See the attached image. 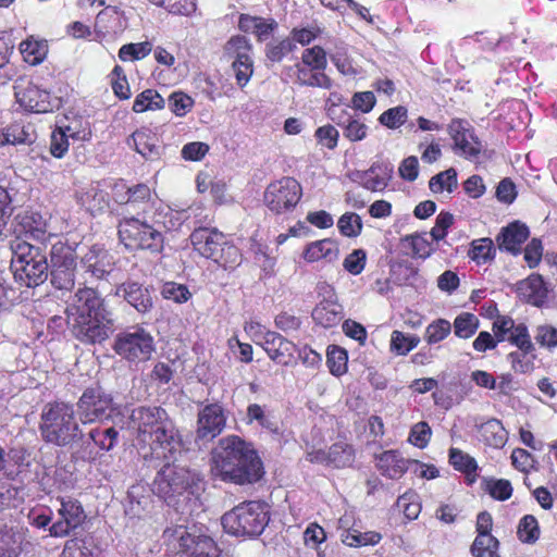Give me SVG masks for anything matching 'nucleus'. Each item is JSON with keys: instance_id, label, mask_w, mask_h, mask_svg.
<instances>
[{"instance_id": "nucleus-33", "label": "nucleus", "mask_w": 557, "mask_h": 557, "mask_svg": "<svg viewBox=\"0 0 557 557\" xmlns=\"http://www.w3.org/2000/svg\"><path fill=\"white\" fill-rule=\"evenodd\" d=\"M312 319L315 324L331 329L338 325L343 319L342 306L335 301L323 300L312 310Z\"/></svg>"}, {"instance_id": "nucleus-37", "label": "nucleus", "mask_w": 557, "mask_h": 557, "mask_svg": "<svg viewBox=\"0 0 557 557\" xmlns=\"http://www.w3.org/2000/svg\"><path fill=\"white\" fill-rule=\"evenodd\" d=\"M356 460L355 447L346 441H338L329 447L330 468L345 469L354 465Z\"/></svg>"}, {"instance_id": "nucleus-43", "label": "nucleus", "mask_w": 557, "mask_h": 557, "mask_svg": "<svg viewBox=\"0 0 557 557\" xmlns=\"http://www.w3.org/2000/svg\"><path fill=\"white\" fill-rule=\"evenodd\" d=\"M88 436L99 450L108 453L117 445L120 434L114 426H98L91 429L88 433Z\"/></svg>"}, {"instance_id": "nucleus-10", "label": "nucleus", "mask_w": 557, "mask_h": 557, "mask_svg": "<svg viewBox=\"0 0 557 557\" xmlns=\"http://www.w3.org/2000/svg\"><path fill=\"white\" fill-rule=\"evenodd\" d=\"M112 348L131 363L146 362L154 351V341L148 331L137 325L117 333Z\"/></svg>"}, {"instance_id": "nucleus-25", "label": "nucleus", "mask_w": 557, "mask_h": 557, "mask_svg": "<svg viewBox=\"0 0 557 557\" xmlns=\"http://www.w3.org/2000/svg\"><path fill=\"white\" fill-rule=\"evenodd\" d=\"M530 236L529 227L520 221H513L502 227L496 236L497 247L500 251L517 256L521 252L522 245Z\"/></svg>"}, {"instance_id": "nucleus-40", "label": "nucleus", "mask_w": 557, "mask_h": 557, "mask_svg": "<svg viewBox=\"0 0 557 557\" xmlns=\"http://www.w3.org/2000/svg\"><path fill=\"white\" fill-rule=\"evenodd\" d=\"M468 257L478 265L486 264L494 261L496 257V248L494 242L490 237H481L470 243Z\"/></svg>"}, {"instance_id": "nucleus-54", "label": "nucleus", "mask_w": 557, "mask_h": 557, "mask_svg": "<svg viewBox=\"0 0 557 557\" xmlns=\"http://www.w3.org/2000/svg\"><path fill=\"white\" fill-rule=\"evenodd\" d=\"M541 535L537 519L533 515L523 516L517 528V536L524 544H534Z\"/></svg>"}, {"instance_id": "nucleus-12", "label": "nucleus", "mask_w": 557, "mask_h": 557, "mask_svg": "<svg viewBox=\"0 0 557 557\" xmlns=\"http://www.w3.org/2000/svg\"><path fill=\"white\" fill-rule=\"evenodd\" d=\"M455 154L471 162H478L483 152V143L474 127L466 119L454 117L447 125Z\"/></svg>"}, {"instance_id": "nucleus-26", "label": "nucleus", "mask_w": 557, "mask_h": 557, "mask_svg": "<svg viewBox=\"0 0 557 557\" xmlns=\"http://www.w3.org/2000/svg\"><path fill=\"white\" fill-rule=\"evenodd\" d=\"M411 459L405 458L397 449H388L375 456L379 472L391 480H399L410 470Z\"/></svg>"}, {"instance_id": "nucleus-49", "label": "nucleus", "mask_w": 557, "mask_h": 557, "mask_svg": "<svg viewBox=\"0 0 557 557\" xmlns=\"http://www.w3.org/2000/svg\"><path fill=\"white\" fill-rule=\"evenodd\" d=\"M420 343V337L414 334H405L395 330L391 335V351L398 356H406Z\"/></svg>"}, {"instance_id": "nucleus-1", "label": "nucleus", "mask_w": 557, "mask_h": 557, "mask_svg": "<svg viewBox=\"0 0 557 557\" xmlns=\"http://www.w3.org/2000/svg\"><path fill=\"white\" fill-rule=\"evenodd\" d=\"M131 421L138 457L148 467L157 468L162 460H176L185 449L183 434L160 406H140L133 410Z\"/></svg>"}, {"instance_id": "nucleus-47", "label": "nucleus", "mask_w": 557, "mask_h": 557, "mask_svg": "<svg viewBox=\"0 0 557 557\" xmlns=\"http://www.w3.org/2000/svg\"><path fill=\"white\" fill-rule=\"evenodd\" d=\"M242 257L239 248L225 238L224 244L220 246L212 261L224 269H233L242 262Z\"/></svg>"}, {"instance_id": "nucleus-57", "label": "nucleus", "mask_w": 557, "mask_h": 557, "mask_svg": "<svg viewBox=\"0 0 557 557\" xmlns=\"http://www.w3.org/2000/svg\"><path fill=\"white\" fill-rule=\"evenodd\" d=\"M300 63L321 73H325L327 66L326 51L319 45H315L311 48H306L301 52Z\"/></svg>"}, {"instance_id": "nucleus-35", "label": "nucleus", "mask_w": 557, "mask_h": 557, "mask_svg": "<svg viewBox=\"0 0 557 557\" xmlns=\"http://www.w3.org/2000/svg\"><path fill=\"white\" fill-rule=\"evenodd\" d=\"M448 461L456 471L465 474L468 485L476 481L479 466L476 460L469 454L459 448L451 447L448 453Z\"/></svg>"}, {"instance_id": "nucleus-29", "label": "nucleus", "mask_w": 557, "mask_h": 557, "mask_svg": "<svg viewBox=\"0 0 557 557\" xmlns=\"http://www.w3.org/2000/svg\"><path fill=\"white\" fill-rule=\"evenodd\" d=\"M117 293H122L124 299L140 313H146L153 307L149 289L138 282L128 280L122 283L117 286Z\"/></svg>"}, {"instance_id": "nucleus-3", "label": "nucleus", "mask_w": 557, "mask_h": 557, "mask_svg": "<svg viewBox=\"0 0 557 557\" xmlns=\"http://www.w3.org/2000/svg\"><path fill=\"white\" fill-rule=\"evenodd\" d=\"M39 432L45 443L58 447L78 442L82 431L74 406L60 400L47 403L40 413Z\"/></svg>"}, {"instance_id": "nucleus-38", "label": "nucleus", "mask_w": 557, "mask_h": 557, "mask_svg": "<svg viewBox=\"0 0 557 557\" xmlns=\"http://www.w3.org/2000/svg\"><path fill=\"white\" fill-rule=\"evenodd\" d=\"M48 42L45 39L28 36L20 44V51L23 60L29 65L40 64L47 57Z\"/></svg>"}, {"instance_id": "nucleus-2", "label": "nucleus", "mask_w": 557, "mask_h": 557, "mask_svg": "<svg viewBox=\"0 0 557 557\" xmlns=\"http://www.w3.org/2000/svg\"><path fill=\"white\" fill-rule=\"evenodd\" d=\"M211 473L223 482L246 485L260 481L264 469L258 453L246 441L228 435L211 453Z\"/></svg>"}, {"instance_id": "nucleus-36", "label": "nucleus", "mask_w": 557, "mask_h": 557, "mask_svg": "<svg viewBox=\"0 0 557 557\" xmlns=\"http://www.w3.org/2000/svg\"><path fill=\"white\" fill-rule=\"evenodd\" d=\"M481 440L490 447L503 448L508 440V432L500 420L492 418L480 426Z\"/></svg>"}, {"instance_id": "nucleus-14", "label": "nucleus", "mask_w": 557, "mask_h": 557, "mask_svg": "<svg viewBox=\"0 0 557 557\" xmlns=\"http://www.w3.org/2000/svg\"><path fill=\"white\" fill-rule=\"evenodd\" d=\"M174 533L176 554L181 557H220L215 541L200 530L178 527Z\"/></svg>"}, {"instance_id": "nucleus-27", "label": "nucleus", "mask_w": 557, "mask_h": 557, "mask_svg": "<svg viewBox=\"0 0 557 557\" xmlns=\"http://www.w3.org/2000/svg\"><path fill=\"white\" fill-rule=\"evenodd\" d=\"M189 238L200 256L212 260L226 237L215 228L198 227L193 231Z\"/></svg>"}, {"instance_id": "nucleus-45", "label": "nucleus", "mask_w": 557, "mask_h": 557, "mask_svg": "<svg viewBox=\"0 0 557 557\" xmlns=\"http://www.w3.org/2000/svg\"><path fill=\"white\" fill-rule=\"evenodd\" d=\"M76 263L51 265V284L63 290H71L75 284Z\"/></svg>"}, {"instance_id": "nucleus-55", "label": "nucleus", "mask_w": 557, "mask_h": 557, "mask_svg": "<svg viewBox=\"0 0 557 557\" xmlns=\"http://www.w3.org/2000/svg\"><path fill=\"white\" fill-rule=\"evenodd\" d=\"M410 248L412 258L426 259L434 251L432 243L428 239L426 234L406 235L403 239Z\"/></svg>"}, {"instance_id": "nucleus-23", "label": "nucleus", "mask_w": 557, "mask_h": 557, "mask_svg": "<svg viewBox=\"0 0 557 557\" xmlns=\"http://www.w3.org/2000/svg\"><path fill=\"white\" fill-rule=\"evenodd\" d=\"M15 97L18 104L28 112L47 113L53 109L50 94L33 83L15 87Z\"/></svg>"}, {"instance_id": "nucleus-62", "label": "nucleus", "mask_w": 557, "mask_h": 557, "mask_svg": "<svg viewBox=\"0 0 557 557\" xmlns=\"http://www.w3.org/2000/svg\"><path fill=\"white\" fill-rule=\"evenodd\" d=\"M337 227L343 236L352 238L361 234L363 224L359 214L346 212L338 219Z\"/></svg>"}, {"instance_id": "nucleus-63", "label": "nucleus", "mask_w": 557, "mask_h": 557, "mask_svg": "<svg viewBox=\"0 0 557 557\" xmlns=\"http://www.w3.org/2000/svg\"><path fill=\"white\" fill-rule=\"evenodd\" d=\"M152 51L150 41L125 44L119 50V58L122 61H137L146 58Z\"/></svg>"}, {"instance_id": "nucleus-39", "label": "nucleus", "mask_w": 557, "mask_h": 557, "mask_svg": "<svg viewBox=\"0 0 557 557\" xmlns=\"http://www.w3.org/2000/svg\"><path fill=\"white\" fill-rule=\"evenodd\" d=\"M252 44L245 35L237 34L231 36L223 46V55L226 60L233 62L252 57Z\"/></svg>"}, {"instance_id": "nucleus-20", "label": "nucleus", "mask_w": 557, "mask_h": 557, "mask_svg": "<svg viewBox=\"0 0 557 557\" xmlns=\"http://www.w3.org/2000/svg\"><path fill=\"white\" fill-rule=\"evenodd\" d=\"M269 358L277 364L289 366L296 361L297 346L280 333L268 331L260 343Z\"/></svg>"}, {"instance_id": "nucleus-18", "label": "nucleus", "mask_w": 557, "mask_h": 557, "mask_svg": "<svg viewBox=\"0 0 557 557\" xmlns=\"http://www.w3.org/2000/svg\"><path fill=\"white\" fill-rule=\"evenodd\" d=\"M494 310L496 315L492 323L493 334L487 331L480 332L472 343L475 351L485 352L486 350H493L499 343L509 342L510 335L513 333L512 330L517 327L518 323L510 315L499 314L496 306Z\"/></svg>"}, {"instance_id": "nucleus-31", "label": "nucleus", "mask_w": 557, "mask_h": 557, "mask_svg": "<svg viewBox=\"0 0 557 557\" xmlns=\"http://www.w3.org/2000/svg\"><path fill=\"white\" fill-rule=\"evenodd\" d=\"M519 289L527 302L534 307H543L548 299L547 284L539 273H532L520 282Z\"/></svg>"}, {"instance_id": "nucleus-52", "label": "nucleus", "mask_w": 557, "mask_h": 557, "mask_svg": "<svg viewBox=\"0 0 557 557\" xmlns=\"http://www.w3.org/2000/svg\"><path fill=\"white\" fill-rule=\"evenodd\" d=\"M295 48V44L288 37L270 41L265 45V59L271 63H280L292 53Z\"/></svg>"}, {"instance_id": "nucleus-9", "label": "nucleus", "mask_w": 557, "mask_h": 557, "mask_svg": "<svg viewBox=\"0 0 557 557\" xmlns=\"http://www.w3.org/2000/svg\"><path fill=\"white\" fill-rule=\"evenodd\" d=\"M176 460H162L161 469L157 472L153 481L156 493L163 498L182 495L197 486L200 475L185 467L175 465Z\"/></svg>"}, {"instance_id": "nucleus-22", "label": "nucleus", "mask_w": 557, "mask_h": 557, "mask_svg": "<svg viewBox=\"0 0 557 557\" xmlns=\"http://www.w3.org/2000/svg\"><path fill=\"white\" fill-rule=\"evenodd\" d=\"M393 175V169L385 163H373L366 171H355L349 175L351 182L370 191H382L387 186Z\"/></svg>"}, {"instance_id": "nucleus-50", "label": "nucleus", "mask_w": 557, "mask_h": 557, "mask_svg": "<svg viewBox=\"0 0 557 557\" xmlns=\"http://www.w3.org/2000/svg\"><path fill=\"white\" fill-rule=\"evenodd\" d=\"M480 325L478 317L471 312H461L454 320V333L457 337L467 339L472 337Z\"/></svg>"}, {"instance_id": "nucleus-46", "label": "nucleus", "mask_w": 557, "mask_h": 557, "mask_svg": "<svg viewBox=\"0 0 557 557\" xmlns=\"http://www.w3.org/2000/svg\"><path fill=\"white\" fill-rule=\"evenodd\" d=\"M326 364L331 374L342 376L348 370V354L346 349L331 345L326 350Z\"/></svg>"}, {"instance_id": "nucleus-56", "label": "nucleus", "mask_w": 557, "mask_h": 557, "mask_svg": "<svg viewBox=\"0 0 557 557\" xmlns=\"http://www.w3.org/2000/svg\"><path fill=\"white\" fill-rule=\"evenodd\" d=\"M457 186V171L454 168L440 172L431 177L429 182L430 189L435 194L443 193L444 190L453 193Z\"/></svg>"}, {"instance_id": "nucleus-44", "label": "nucleus", "mask_w": 557, "mask_h": 557, "mask_svg": "<svg viewBox=\"0 0 557 557\" xmlns=\"http://www.w3.org/2000/svg\"><path fill=\"white\" fill-rule=\"evenodd\" d=\"M113 95L121 101L132 97L131 85L124 69L116 64L108 75Z\"/></svg>"}, {"instance_id": "nucleus-60", "label": "nucleus", "mask_w": 557, "mask_h": 557, "mask_svg": "<svg viewBox=\"0 0 557 557\" xmlns=\"http://www.w3.org/2000/svg\"><path fill=\"white\" fill-rule=\"evenodd\" d=\"M382 540V535L375 531L360 532L351 529L346 532L343 543L350 547L375 545Z\"/></svg>"}, {"instance_id": "nucleus-32", "label": "nucleus", "mask_w": 557, "mask_h": 557, "mask_svg": "<svg viewBox=\"0 0 557 557\" xmlns=\"http://www.w3.org/2000/svg\"><path fill=\"white\" fill-rule=\"evenodd\" d=\"M295 84L306 87H315L322 89H331L333 86L332 78L326 73H321L300 62L294 65Z\"/></svg>"}, {"instance_id": "nucleus-8", "label": "nucleus", "mask_w": 557, "mask_h": 557, "mask_svg": "<svg viewBox=\"0 0 557 557\" xmlns=\"http://www.w3.org/2000/svg\"><path fill=\"white\" fill-rule=\"evenodd\" d=\"M77 414L83 424L111 420L117 413L113 396L99 384L86 387L76 403Z\"/></svg>"}, {"instance_id": "nucleus-28", "label": "nucleus", "mask_w": 557, "mask_h": 557, "mask_svg": "<svg viewBox=\"0 0 557 557\" xmlns=\"http://www.w3.org/2000/svg\"><path fill=\"white\" fill-rule=\"evenodd\" d=\"M87 272L97 278H103L114 267L113 256L102 245L95 244L82 259Z\"/></svg>"}, {"instance_id": "nucleus-42", "label": "nucleus", "mask_w": 557, "mask_h": 557, "mask_svg": "<svg viewBox=\"0 0 557 557\" xmlns=\"http://www.w3.org/2000/svg\"><path fill=\"white\" fill-rule=\"evenodd\" d=\"M75 298L77 304L71 306L66 309V314L69 313H85L94 308L96 304L101 301L103 297L100 295V293L92 287H79L75 293Z\"/></svg>"}, {"instance_id": "nucleus-17", "label": "nucleus", "mask_w": 557, "mask_h": 557, "mask_svg": "<svg viewBox=\"0 0 557 557\" xmlns=\"http://www.w3.org/2000/svg\"><path fill=\"white\" fill-rule=\"evenodd\" d=\"M59 500L60 519L51 524L49 534L53 537H65L85 522L86 513L82 503L73 497H59Z\"/></svg>"}, {"instance_id": "nucleus-30", "label": "nucleus", "mask_w": 557, "mask_h": 557, "mask_svg": "<svg viewBox=\"0 0 557 557\" xmlns=\"http://www.w3.org/2000/svg\"><path fill=\"white\" fill-rule=\"evenodd\" d=\"M126 143L146 160H154L159 158V138L157 134L148 127L136 129L127 138Z\"/></svg>"}, {"instance_id": "nucleus-58", "label": "nucleus", "mask_w": 557, "mask_h": 557, "mask_svg": "<svg viewBox=\"0 0 557 557\" xmlns=\"http://www.w3.org/2000/svg\"><path fill=\"white\" fill-rule=\"evenodd\" d=\"M408 120V109L405 106H396L380 114L377 121L388 129L401 127Z\"/></svg>"}, {"instance_id": "nucleus-15", "label": "nucleus", "mask_w": 557, "mask_h": 557, "mask_svg": "<svg viewBox=\"0 0 557 557\" xmlns=\"http://www.w3.org/2000/svg\"><path fill=\"white\" fill-rule=\"evenodd\" d=\"M510 335L509 344L517 350L508 354L507 358L515 372L527 373L534 369L535 345L524 322H519Z\"/></svg>"}, {"instance_id": "nucleus-41", "label": "nucleus", "mask_w": 557, "mask_h": 557, "mask_svg": "<svg viewBox=\"0 0 557 557\" xmlns=\"http://www.w3.org/2000/svg\"><path fill=\"white\" fill-rule=\"evenodd\" d=\"M164 107L165 100L158 90L148 88L135 97L132 110L135 113H144L147 111L162 110Z\"/></svg>"}, {"instance_id": "nucleus-64", "label": "nucleus", "mask_w": 557, "mask_h": 557, "mask_svg": "<svg viewBox=\"0 0 557 557\" xmlns=\"http://www.w3.org/2000/svg\"><path fill=\"white\" fill-rule=\"evenodd\" d=\"M60 557H92V549L85 539L74 537L65 542Z\"/></svg>"}, {"instance_id": "nucleus-19", "label": "nucleus", "mask_w": 557, "mask_h": 557, "mask_svg": "<svg viewBox=\"0 0 557 557\" xmlns=\"http://www.w3.org/2000/svg\"><path fill=\"white\" fill-rule=\"evenodd\" d=\"M492 529V515L485 510L479 512L475 523L476 537L470 547L473 557H500L499 541L491 534Z\"/></svg>"}, {"instance_id": "nucleus-61", "label": "nucleus", "mask_w": 557, "mask_h": 557, "mask_svg": "<svg viewBox=\"0 0 557 557\" xmlns=\"http://www.w3.org/2000/svg\"><path fill=\"white\" fill-rule=\"evenodd\" d=\"M451 332V324L446 319H436L425 329L424 339L429 345L444 341Z\"/></svg>"}, {"instance_id": "nucleus-24", "label": "nucleus", "mask_w": 557, "mask_h": 557, "mask_svg": "<svg viewBox=\"0 0 557 557\" xmlns=\"http://www.w3.org/2000/svg\"><path fill=\"white\" fill-rule=\"evenodd\" d=\"M37 139L35 125L24 119L14 120L0 128V148L7 145H32Z\"/></svg>"}, {"instance_id": "nucleus-6", "label": "nucleus", "mask_w": 557, "mask_h": 557, "mask_svg": "<svg viewBox=\"0 0 557 557\" xmlns=\"http://www.w3.org/2000/svg\"><path fill=\"white\" fill-rule=\"evenodd\" d=\"M117 237L129 252L147 251L159 255L164 249L162 232L135 216H124L119 221Z\"/></svg>"}, {"instance_id": "nucleus-7", "label": "nucleus", "mask_w": 557, "mask_h": 557, "mask_svg": "<svg viewBox=\"0 0 557 557\" xmlns=\"http://www.w3.org/2000/svg\"><path fill=\"white\" fill-rule=\"evenodd\" d=\"M20 218V225L23 227L25 235L38 243L45 248L48 244L51 245L50 262L51 265L76 263L75 249L61 236L49 233L46 230L45 223L41 222V216L38 213L25 212Z\"/></svg>"}, {"instance_id": "nucleus-53", "label": "nucleus", "mask_w": 557, "mask_h": 557, "mask_svg": "<svg viewBox=\"0 0 557 557\" xmlns=\"http://www.w3.org/2000/svg\"><path fill=\"white\" fill-rule=\"evenodd\" d=\"M396 507L409 521L418 519L422 509L419 495L412 490L405 492L397 498Z\"/></svg>"}, {"instance_id": "nucleus-11", "label": "nucleus", "mask_w": 557, "mask_h": 557, "mask_svg": "<svg viewBox=\"0 0 557 557\" xmlns=\"http://www.w3.org/2000/svg\"><path fill=\"white\" fill-rule=\"evenodd\" d=\"M302 198L300 183L290 176H284L270 183L263 194L265 207L275 215L293 212Z\"/></svg>"}, {"instance_id": "nucleus-59", "label": "nucleus", "mask_w": 557, "mask_h": 557, "mask_svg": "<svg viewBox=\"0 0 557 557\" xmlns=\"http://www.w3.org/2000/svg\"><path fill=\"white\" fill-rule=\"evenodd\" d=\"M149 2L176 15L190 16L197 10V0H149Z\"/></svg>"}, {"instance_id": "nucleus-34", "label": "nucleus", "mask_w": 557, "mask_h": 557, "mask_svg": "<svg viewBox=\"0 0 557 557\" xmlns=\"http://www.w3.org/2000/svg\"><path fill=\"white\" fill-rule=\"evenodd\" d=\"M337 243L331 238H324L308 244L302 252V258L307 262H317L322 259L334 261L338 257Z\"/></svg>"}, {"instance_id": "nucleus-5", "label": "nucleus", "mask_w": 557, "mask_h": 557, "mask_svg": "<svg viewBox=\"0 0 557 557\" xmlns=\"http://www.w3.org/2000/svg\"><path fill=\"white\" fill-rule=\"evenodd\" d=\"M226 533L234 536L257 537L270 521V510L265 502L246 500L222 516Z\"/></svg>"}, {"instance_id": "nucleus-16", "label": "nucleus", "mask_w": 557, "mask_h": 557, "mask_svg": "<svg viewBox=\"0 0 557 557\" xmlns=\"http://www.w3.org/2000/svg\"><path fill=\"white\" fill-rule=\"evenodd\" d=\"M227 417L220 403L206 405L199 410L196 421V441L211 442L216 438L226 426Z\"/></svg>"}, {"instance_id": "nucleus-51", "label": "nucleus", "mask_w": 557, "mask_h": 557, "mask_svg": "<svg viewBox=\"0 0 557 557\" xmlns=\"http://www.w3.org/2000/svg\"><path fill=\"white\" fill-rule=\"evenodd\" d=\"M483 490L495 500L505 502L512 496L513 487L507 479L487 478L483 480Z\"/></svg>"}, {"instance_id": "nucleus-21", "label": "nucleus", "mask_w": 557, "mask_h": 557, "mask_svg": "<svg viewBox=\"0 0 557 557\" xmlns=\"http://www.w3.org/2000/svg\"><path fill=\"white\" fill-rule=\"evenodd\" d=\"M112 198L120 206L138 208L151 202L152 194L151 188L145 183L128 185L121 178L112 186Z\"/></svg>"}, {"instance_id": "nucleus-13", "label": "nucleus", "mask_w": 557, "mask_h": 557, "mask_svg": "<svg viewBox=\"0 0 557 557\" xmlns=\"http://www.w3.org/2000/svg\"><path fill=\"white\" fill-rule=\"evenodd\" d=\"M66 321L72 335L86 345L103 343L113 333L115 326V321L89 318L83 313H69Z\"/></svg>"}, {"instance_id": "nucleus-4", "label": "nucleus", "mask_w": 557, "mask_h": 557, "mask_svg": "<svg viewBox=\"0 0 557 557\" xmlns=\"http://www.w3.org/2000/svg\"><path fill=\"white\" fill-rule=\"evenodd\" d=\"M14 278L26 287L41 285L48 278L47 256L42 248L16 238L11 243Z\"/></svg>"}, {"instance_id": "nucleus-48", "label": "nucleus", "mask_w": 557, "mask_h": 557, "mask_svg": "<svg viewBox=\"0 0 557 557\" xmlns=\"http://www.w3.org/2000/svg\"><path fill=\"white\" fill-rule=\"evenodd\" d=\"M257 422L262 429H265L272 433H277V423L267 413L265 407L259 404H250L246 410V423L251 424Z\"/></svg>"}]
</instances>
